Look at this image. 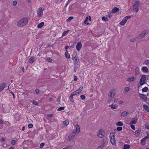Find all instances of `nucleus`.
I'll use <instances>...</instances> for the list:
<instances>
[{
  "label": "nucleus",
  "mask_w": 149,
  "mask_h": 149,
  "mask_svg": "<svg viewBox=\"0 0 149 149\" xmlns=\"http://www.w3.org/2000/svg\"><path fill=\"white\" fill-rule=\"evenodd\" d=\"M130 124V127L131 128L133 129V130H135V126L133 125V124Z\"/></svg>",
  "instance_id": "42"
},
{
  "label": "nucleus",
  "mask_w": 149,
  "mask_h": 149,
  "mask_svg": "<svg viewBox=\"0 0 149 149\" xmlns=\"http://www.w3.org/2000/svg\"><path fill=\"white\" fill-rule=\"evenodd\" d=\"M76 130L73 131V132L70 134L68 137V141H70L72 138H73L77 133H78L80 131V129L79 125H76L75 126Z\"/></svg>",
  "instance_id": "1"
},
{
  "label": "nucleus",
  "mask_w": 149,
  "mask_h": 149,
  "mask_svg": "<svg viewBox=\"0 0 149 149\" xmlns=\"http://www.w3.org/2000/svg\"><path fill=\"white\" fill-rule=\"evenodd\" d=\"M42 10L41 8H40L38 10L37 12L38 15L40 17H41L43 15Z\"/></svg>",
  "instance_id": "9"
},
{
  "label": "nucleus",
  "mask_w": 149,
  "mask_h": 149,
  "mask_svg": "<svg viewBox=\"0 0 149 149\" xmlns=\"http://www.w3.org/2000/svg\"><path fill=\"white\" fill-rule=\"evenodd\" d=\"M102 129H100L98 133L97 134V136L99 137L102 138Z\"/></svg>",
  "instance_id": "14"
},
{
  "label": "nucleus",
  "mask_w": 149,
  "mask_h": 149,
  "mask_svg": "<svg viewBox=\"0 0 149 149\" xmlns=\"http://www.w3.org/2000/svg\"><path fill=\"white\" fill-rule=\"evenodd\" d=\"M123 103V100H120L118 102V104H121Z\"/></svg>",
  "instance_id": "57"
},
{
  "label": "nucleus",
  "mask_w": 149,
  "mask_h": 149,
  "mask_svg": "<svg viewBox=\"0 0 149 149\" xmlns=\"http://www.w3.org/2000/svg\"><path fill=\"white\" fill-rule=\"evenodd\" d=\"M110 139L112 144L113 145L116 144V140L115 139L114 134L113 132L111 133L110 134Z\"/></svg>",
  "instance_id": "4"
},
{
  "label": "nucleus",
  "mask_w": 149,
  "mask_h": 149,
  "mask_svg": "<svg viewBox=\"0 0 149 149\" xmlns=\"http://www.w3.org/2000/svg\"><path fill=\"white\" fill-rule=\"evenodd\" d=\"M47 60L49 62H51L52 61V59L50 58H47Z\"/></svg>",
  "instance_id": "54"
},
{
  "label": "nucleus",
  "mask_w": 149,
  "mask_h": 149,
  "mask_svg": "<svg viewBox=\"0 0 149 149\" xmlns=\"http://www.w3.org/2000/svg\"><path fill=\"white\" fill-rule=\"evenodd\" d=\"M44 25V23L43 22H41L37 26V27L38 28H41Z\"/></svg>",
  "instance_id": "20"
},
{
  "label": "nucleus",
  "mask_w": 149,
  "mask_h": 149,
  "mask_svg": "<svg viewBox=\"0 0 149 149\" xmlns=\"http://www.w3.org/2000/svg\"><path fill=\"white\" fill-rule=\"evenodd\" d=\"M88 17H86V19L85 20H84V23L85 24H87V25H88V24H89V23H87V21L88 20Z\"/></svg>",
  "instance_id": "43"
},
{
  "label": "nucleus",
  "mask_w": 149,
  "mask_h": 149,
  "mask_svg": "<svg viewBox=\"0 0 149 149\" xmlns=\"http://www.w3.org/2000/svg\"><path fill=\"white\" fill-rule=\"evenodd\" d=\"M146 140L143 138L141 141V143L143 145H144L146 144Z\"/></svg>",
  "instance_id": "29"
},
{
  "label": "nucleus",
  "mask_w": 149,
  "mask_h": 149,
  "mask_svg": "<svg viewBox=\"0 0 149 149\" xmlns=\"http://www.w3.org/2000/svg\"><path fill=\"white\" fill-rule=\"evenodd\" d=\"M136 135V136H138L140 133V131L139 130H136L135 132Z\"/></svg>",
  "instance_id": "28"
},
{
  "label": "nucleus",
  "mask_w": 149,
  "mask_h": 149,
  "mask_svg": "<svg viewBox=\"0 0 149 149\" xmlns=\"http://www.w3.org/2000/svg\"><path fill=\"white\" fill-rule=\"evenodd\" d=\"M142 70L144 72L147 73L148 72V70L147 68L145 66H143L142 67Z\"/></svg>",
  "instance_id": "15"
},
{
  "label": "nucleus",
  "mask_w": 149,
  "mask_h": 149,
  "mask_svg": "<svg viewBox=\"0 0 149 149\" xmlns=\"http://www.w3.org/2000/svg\"><path fill=\"white\" fill-rule=\"evenodd\" d=\"M11 143L13 145H14L15 143V140H13L11 142Z\"/></svg>",
  "instance_id": "51"
},
{
  "label": "nucleus",
  "mask_w": 149,
  "mask_h": 149,
  "mask_svg": "<svg viewBox=\"0 0 149 149\" xmlns=\"http://www.w3.org/2000/svg\"><path fill=\"white\" fill-rule=\"evenodd\" d=\"M148 138H149V134H148L147 135L143 138L145 140H146L147 139H148Z\"/></svg>",
  "instance_id": "49"
},
{
  "label": "nucleus",
  "mask_w": 149,
  "mask_h": 149,
  "mask_svg": "<svg viewBox=\"0 0 149 149\" xmlns=\"http://www.w3.org/2000/svg\"><path fill=\"white\" fill-rule=\"evenodd\" d=\"M112 15L111 13H109L108 14V17L109 18H110L112 16Z\"/></svg>",
  "instance_id": "62"
},
{
  "label": "nucleus",
  "mask_w": 149,
  "mask_h": 149,
  "mask_svg": "<svg viewBox=\"0 0 149 149\" xmlns=\"http://www.w3.org/2000/svg\"><path fill=\"white\" fill-rule=\"evenodd\" d=\"M28 22V19L26 18H24L20 19L17 24L18 27H22L26 25Z\"/></svg>",
  "instance_id": "3"
},
{
  "label": "nucleus",
  "mask_w": 149,
  "mask_h": 149,
  "mask_svg": "<svg viewBox=\"0 0 149 149\" xmlns=\"http://www.w3.org/2000/svg\"><path fill=\"white\" fill-rule=\"evenodd\" d=\"M70 47H72V46H65V49L67 50Z\"/></svg>",
  "instance_id": "60"
},
{
  "label": "nucleus",
  "mask_w": 149,
  "mask_h": 149,
  "mask_svg": "<svg viewBox=\"0 0 149 149\" xmlns=\"http://www.w3.org/2000/svg\"><path fill=\"white\" fill-rule=\"evenodd\" d=\"M74 63V67L75 68H77L80 66L79 61V62H77Z\"/></svg>",
  "instance_id": "23"
},
{
  "label": "nucleus",
  "mask_w": 149,
  "mask_h": 149,
  "mask_svg": "<svg viewBox=\"0 0 149 149\" xmlns=\"http://www.w3.org/2000/svg\"><path fill=\"white\" fill-rule=\"evenodd\" d=\"M17 3V2L16 1H14L13 2V4L14 6H15L16 5Z\"/></svg>",
  "instance_id": "47"
},
{
  "label": "nucleus",
  "mask_w": 149,
  "mask_h": 149,
  "mask_svg": "<svg viewBox=\"0 0 149 149\" xmlns=\"http://www.w3.org/2000/svg\"><path fill=\"white\" fill-rule=\"evenodd\" d=\"M148 88L147 87H145L144 88H143L142 90V91L143 92H146L148 91Z\"/></svg>",
  "instance_id": "32"
},
{
  "label": "nucleus",
  "mask_w": 149,
  "mask_h": 149,
  "mask_svg": "<svg viewBox=\"0 0 149 149\" xmlns=\"http://www.w3.org/2000/svg\"><path fill=\"white\" fill-rule=\"evenodd\" d=\"M73 18V17H70L67 19V22H70Z\"/></svg>",
  "instance_id": "41"
},
{
  "label": "nucleus",
  "mask_w": 149,
  "mask_h": 149,
  "mask_svg": "<svg viewBox=\"0 0 149 149\" xmlns=\"http://www.w3.org/2000/svg\"><path fill=\"white\" fill-rule=\"evenodd\" d=\"M140 73L139 71V69L137 67L135 70V74L136 75H137L139 74Z\"/></svg>",
  "instance_id": "18"
},
{
  "label": "nucleus",
  "mask_w": 149,
  "mask_h": 149,
  "mask_svg": "<svg viewBox=\"0 0 149 149\" xmlns=\"http://www.w3.org/2000/svg\"><path fill=\"white\" fill-rule=\"evenodd\" d=\"M139 3V2L138 1H136L134 3L133 6V10L136 13L138 11Z\"/></svg>",
  "instance_id": "8"
},
{
  "label": "nucleus",
  "mask_w": 149,
  "mask_h": 149,
  "mask_svg": "<svg viewBox=\"0 0 149 149\" xmlns=\"http://www.w3.org/2000/svg\"><path fill=\"white\" fill-rule=\"evenodd\" d=\"M148 33V31L147 30L145 29L138 35V38L140 39L144 38L147 35Z\"/></svg>",
  "instance_id": "5"
},
{
  "label": "nucleus",
  "mask_w": 149,
  "mask_h": 149,
  "mask_svg": "<svg viewBox=\"0 0 149 149\" xmlns=\"http://www.w3.org/2000/svg\"><path fill=\"white\" fill-rule=\"evenodd\" d=\"M83 87L82 86H81L79 87V88L77 89V90L78 91V92L80 93V92H81L83 90Z\"/></svg>",
  "instance_id": "40"
},
{
  "label": "nucleus",
  "mask_w": 149,
  "mask_h": 149,
  "mask_svg": "<svg viewBox=\"0 0 149 149\" xmlns=\"http://www.w3.org/2000/svg\"><path fill=\"white\" fill-rule=\"evenodd\" d=\"M143 107L144 109L146 110V111H149V107L148 105L144 104L143 106Z\"/></svg>",
  "instance_id": "24"
},
{
  "label": "nucleus",
  "mask_w": 149,
  "mask_h": 149,
  "mask_svg": "<svg viewBox=\"0 0 149 149\" xmlns=\"http://www.w3.org/2000/svg\"><path fill=\"white\" fill-rule=\"evenodd\" d=\"M139 96L140 97L143 99H144L146 97V95L142 94H140Z\"/></svg>",
  "instance_id": "38"
},
{
  "label": "nucleus",
  "mask_w": 149,
  "mask_h": 149,
  "mask_svg": "<svg viewBox=\"0 0 149 149\" xmlns=\"http://www.w3.org/2000/svg\"><path fill=\"white\" fill-rule=\"evenodd\" d=\"M128 114V112L126 111L123 112L121 114V117H123L126 116Z\"/></svg>",
  "instance_id": "13"
},
{
  "label": "nucleus",
  "mask_w": 149,
  "mask_h": 149,
  "mask_svg": "<svg viewBox=\"0 0 149 149\" xmlns=\"http://www.w3.org/2000/svg\"><path fill=\"white\" fill-rule=\"evenodd\" d=\"M136 40V39L135 38H132L131 39V42H133Z\"/></svg>",
  "instance_id": "55"
},
{
  "label": "nucleus",
  "mask_w": 149,
  "mask_h": 149,
  "mask_svg": "<svg viewBox=\"0 0 149 149\" xmlns=\"http://www.w3.org/2000/svg\"><path fill=\"white\" fill-rule=\"evenodd\" d=\"M130 90V88L129 87H126L125 88V90L126 92H128V91H129Z\"/></svg>",
  "instance_id": "46"
},
{
  "label": "nucleus",
  "mask_w": 149,
  "mask_h": 149,
  "mask_svg": "<svg viewBox=\"0 0 149 149\" xmlns=\"http://www.w3.org/2000/svg\"><path fill=\"white\" fill-rule=\"evenodd\" d=\"M73 96L72 95H71V94L70 95V101L72 102H74V100L73 98Z\"/></svg>",
  "instance_id": "34"
},
{
  "label": "nucleus",
  "mask_w": 149,
  "mask_h": 149,
  "mask_svg": "<svg viewBox=\"0 0 149 149\" xmlns=\"http://www.w3.org/2000/svg\"><path fill=\"white\" fill-rule=\"evenodd\" d=\"M116 125L118 126H122L123 125V123L121 122H118L116 123Z\"/></svg>",
  "instance_id": "37"
},
{
  "label": "nucleus",
  "mask_w": 149,
  "mask_h": 149,
  "mask_svg": "<svg viewBox=\"0 0 149 149\" xmlns=\"http://www.w3.org/2000/svg\"><path fill=\"white\" fill-rule=\"evenodd\" d=\"M80 97H81V99L84 100V99H85V98L86 97L84 95H81L80 96Z\"/></svg>",
  "instance_id": "50"
},
{
  "label": "nucleus",
  "mask_w": 149,
  "mask_h": 149,
  "mask_svg": "<svg viewBox=\"0 0 149 149\" xmlns=\"http://www.w3.org/2000/svg\"><path fill=\"white\" fill-rule=\"evenodd\" d=\"M34 57L30 58L29 60V62L30 63H33L34 61Z\"/></svg>",
  "instance_id": "21"
},
{
  "label": "nucleus",
  "mask_w": 149,
  "mask_h": 149,
  "mask_svg": "<svg viewBox=\"0 0 149 149\" xmlns=\"http://www.w3.org/2000/svg\"><path fill=\"white\" fill-rule=\"evenodd\" d=\"M108 20V19L107 17H106L105 16L103 17V21H107Z\"/></svg>",
  "instance_id": "44"
},
{
  "label": "nucleus",
  "mask_w": 149,
  "mask_h": 149,
  "mask_svg": "<svg viewBox=\"0 0 149 149\" xmlns=\"http://www.w3.org/2000/svg\"><path fill=\"white\" fill-rule=\"evenodd\" d=\"M47 116L49 118H51L52 117L53 115L52 114H49Z\"/></svg>",
  "instance_id": "63"
},
{
  "label": "nucleus",
  "mask_w": 149,
  "mask_h": 149,
  "mask_svg": "<svg viewBox=\"0 0 149 149\" xmlns=\"http://www.w3.org/2000/svg\"><path fill=\"white\" fill-rule=\"evenodd\" d=\"M117 130L118 131H121L122 130V128L120 127H118L117 128Z\"/></svg>",
  "instance_id": "48"
},
{
  "label": "nucleus",
  "mask_w": 149,
  "mask_h": 149,
  "mask_svg": "<svg viewBox=\"0 0 149 149\" xmlns=\"http://www.w3.org/2000/svg\"><path fill=\"white\" fill-rule=\"evenodd\" d=\"M138 118L137 117H135L132 119L131 121L130 122V124H135L136 123Z\"/></svg>",
  "instance_id": "10"
},
{
  "label": "nucleus",
  "mask_w": 149,
  "mask_h": 149,
  "mask_svg": "<svg viewBox=\"0 0 149 149\" xmlns=\"http://www.w3.org/2000/svg\"><path fill=\"white\" fill-rule=\"evenodd\" d=\"M65 107H61L59 108L57 110V111H59L63 110Z\"/></svg>",
  "instance_id": "36"
},
{
  "label": "nucleus",
  "mask_w": 149,
  "mask_h": 149,
  "mask_svg": "<svg viewBox=\"0 0 149 149\" xmlns=\"http://www.w3.org/2000/svg\"><path fill=\"white\" fill-rule=\"evenodd\" d=\"M10 91V93H11V94L13 95V99H14L15 98V96L14 93L12 91Z\"/></svg>",
  "instance_id": "53"
},
{
  "label": "nucleus",
  "mask_w": 149,
  "mask_h": 149,
  "mask_svg": "<svg viewBox=\"0 0 149 149\" xmlns=\"http://www.w3.org/2000/svg\"><path fill=\"white\" fill-rule=\"evenodd\" d=\"M79 93L78 92V91H75L73 92L71 94V95H73V96L74 95H76L77 94H78Z\"/></svg>",
  "instance_id": "31"
},
{
  "label": "nucleus",
  "mask_w": 149,
  "mask_h": 149,
  "mask_svg": "<svg viewBox=\"0 0 149 149\" xmlns=\"http://www.w3.org/2000/svg\"><path fill=\"white\" fill-rule=\"evenodd\" d=\"M146 80V76L145 75H143L141 77L139 81V84L141 86L144 84Z\"/></svg>",
  "instance_id": "7"
},
{
  "label": "nucleus",
  "mask_w": 149,
  "mask_h": 149,
  "mask_svg": "<svg viewBox=\"0 0 149 149\" xmlns=\"http://www.w3.org/2000/svg\"><path fill=\"white\" fill-rule=\"evenodd\" d=\"M119 10V9L118 8L116 7L114 8L112 10V13H115L116 12L118 11Z\"/></svg>",
  "instance_id": "22"
},
{
  "label": "nucleus",
  "mask_w": 149,
  "mask_h": 149,
  "mask_svg": "<svg viewBox=\"0 0 149 149\" xmlns=\"http://www.w3.org/2000/svg\"><path fill=\"white\" fill-rule=\"evenodd\" d=\"M45 145V143H41L40 146V148H42Z\"/></svg>",
  "instance_id": "45"
},
{
  "label": "nucleus",
  "mask_w": 149,
  "mask_h": 149,
  "mask_svg": "<svg viewBox=\"0 0 149 149\" xmlns=\"http://www.w3.org/2000/svg\"><path fill=\"white\" fill-rule=\"evenodd\" d=\"M73 147V145L68 146H67L65 148H63V149H71Z\"/></svg>",
  "instance_id": "26"
},
{
  "label": "nucleus",
  "mask_w": 149,
  "mask_h": 149,
  "mask_svg": "<svg viewBox=\"0 0 149 149\" xmlns=\"http://www.w3.org/2000/svg\"><path fill=\"white\" fill-rule=\"evenodd\" d=\"M109 106L111 107V108L112 109H117L118 107V106L116 104H112Z\"/></svg>",
  "instance_id": "16"
},
{
  "label": "nucleus",
  "mask_w": 149,
  "mask_h": 149,
  "mask_svg": "<svg viewBox=\"0 0 149 149\" xmlns=\"http://www.w3.org/2000/svg\"><path fill=\"white\" fill-rule=\"evenodd\" d=\"M35 92L36 94H38L39 93V90L38 89H36L35 90Z\"/></svg>",
  "instance_id": "59"
},
{
  "label": "nucleus",
  "mask_w": 149,
  "mask_h": 149,
  "mask_svg": "<svg viewBox=\"0 0 149 149\" xmlns=\"http://www.w3.org/2000/svg\"><path fill=\"white\" fill-rule=\"evenodd\" d=\"M33 104H34L36 105H38V103L37 102H36V101H34V102H33Z\"/></svg>",
  "instance_id": "56"
},
{
  "label": "nucleus",
  "mask_w": 149,
  "mask_h": 149,
  "mask_svg": "<svg viewBox=\"0 0 149 149\" xmlns=\"http://www.w3.org/2000/svg\"><path fill=\"white\" fill-rule=\"evenodd\" d=\"M74 81H76L77 80V78L76 76H74Z\"/></svg>",
  "instance_id": "61"
},
{
  "label": "nucleus",
  "mask_w": 149,
  "mask_h": 149,
  "mask_svg": "<svg viewBox=\"0 0 149 149\" xmlns=\"http://www.w3.org/2000/svg\"><path fill=\"white\" fill-rule=\"evenodd\" d=\"M136 79V78L134 77L131 76L127 79V81L129 82H132L135 81Z\"/></svg>",
  "instance_id": "11"
},
{
  "label": "nucleus",
  "mask_w": 149,
  "mask_h": 149,
  "mask_svg": "<svg viewBox=\"0 0 149 149\" xmlns=\"http://www.w3.org/2000/svg\"><path fill=\"white\" fill-rule=\"evenodd\" d=\"M20 69L21 70H22L23 72H24V68L23 67H21L20 68Z\"/></svg>",
  "instance_id": "64"
},
{
  "label": "nucleus",
  "mask_w": 149,
  "mask_h": 149,
  "mask_svg": "<svg viewBox=\"0 0 149 149\" xmlns=\"http://www.w3.org/2000/svg\"><path fill=\"white\" fill-rule=\"evenodd\" d=\"M17 116L19 118L20 116L18 114H16L15 115V117H16Z\"/></svg>",
  "instance_id": "58"
},
{
  "label": "nucleus",
  "mask_w": 149,
  "mask_h": 149,
  "mask_svg": "<svg viewBox=\"0 0 149 149\" xmlns=\"http://www.w3.org/2000/svg\"><path fill=\"white\" fill-rule=\"evenodd\" d=\"M131 16L130 15H128L126 16H125L123 19L120 22L119 24L122 26H124L127 20L129 19L130 18Z\"/></svg>",
  "instance_id": "6"
},
{
  "label": "nucleus",
  "mask_w": 149,
  "mask_h": 149,
  "mask_svg": "<svg viewBox=\"0 0 149 149\" xmlns=\"http://www.w3.org/2000/svg\"><path fill=\"white\" fill-rule=\"evenodd\" d=\"M72 59L78 57L77 55V53L76 51H74L73 52L72 55Z\"/></svg>",
  "instance_id": "19"
},
{
  "label": "nucleus",
  "mask_w": 149,
  "mask_h": 149,
  "mask_svg": "<svg viewBox=\"0 0 149 149\" xmlns=\"http://www.w3.org/2000/svg\"><path fill=\"white\" fill-rule=\"evenodd\" d=\"M72 60L73 61L74 63H75L77 62H79V59L78 58V57H77L75 58H73Z\"/></svg>",
  "instance_id": "30"
},
{
  "label": "nucleus",
  "mask_w": 149,
  "mask_h": 149,
  "mask_svg": "<svg viewBox=\"0 0 149 149\" xmlns=\"http://www.w3.org/2000/svg\"><path fill=\"white\" fill-rule=\"evenodd\" d=\"M82 47V44L80 42H78L76 45V49L78 51L80 50Z\"/></svg>",
  "instance_id": "12"
},
{
  "label": "nucleus",
  "mask_w": 149,
  "mask_h": 149,
  "mask_svg": "<svg viewBox=\"0 0 149 149\" xmlns=\"http://www.w3.org/2000/svg\"><path fill=\"white\" fill-rule=\"evenodd\" d=\"M63 123L65 125H67L69 124V121L68 120H66L63 121Z\"/></svg>",
  "instance_id": "39"
},
{
  "label": "nucleus",
  "mask_w": 149,
  "mask_h": 149,
  "mask_svg": "<svg viewBox=\"0 0 149 149\" xmlns=\"http://www.w3.org/2000/svg\"><path fill=\"white\" fill-rule=\"evenodd\" d=\"M33 126V125L32 124H30L28 125V127L29 128H31Z\"/></svg>",
  "instance_id": "52"
},
{
  "label": "nucleus",
  "mask_w": 149,
  "mask_h": 149,
  "mask_svg": "<svg viewBox=\"0 0 149 149\" xmlns=\"http://www.w3.org/2000/svg\"><path fill=\"white\" fill-rule=\"evenodd\" d=\"M116 93V90L115 89H112L109 91L108 95L109 98L107 101L108 102L110 103L112 101Z\"/></svg>",
  "instance_id": "2"
},
{
  "label": "nucleus",
  "mask_w": 149,
  "mask_h": 149,
  "mask_svg": "<svg viewBox=\"0 0 149 149\" xmlns=\"http://www.w3.org/2000/svg\"><path fill=\"white\" fill-rule=\"evenodd\" d=\"M143 64L148 65H149V60H146L144 62Z\"/></svg>",
  "instance_id": "35"
},
{
  "label": "nucleus",
  "mask_w": 149,
  "mask_h": 149,
  "mask_svg": "<svg viewBox=\"0 0 149 149\" xmlns=\"http://www.w3.org/2000/svg\"><path fill=\"white\" fill-rule=\"evenodd\" d=\"M130 147V145L128 144H125L123 148V149H128Z\"/></svg>",
  "instance_id": "25"
},
{
  "label": "nucleus",
  "mask_w": 149,
  "mask_h": 149,
  "mask_svg": "<svg viewBox=\"0 0 149 149\" xmlns=\"http://www.w3.org/2000/svg\"><path fill=\"white\" fill-rule=\"evenodd\" d=\"M69 31V30L64 31L62 33V36H65L68 33Z\"/></svg>",
  "instance_id": "33"
},
{
  "label": "nucleus",
  "mask_w": 149,
  "mask_h": 149,
  "mask_svg": "<svg viewBox=\"0 0 149 149\" xmlns=\"http://www.w3.org/2000/svg\"><path fill=\"white\" fill-rule=\"evenodd\" d=\"M65 57L67 58H70V54L67 52L65 53Z\"/></svg>",
  "instance_id": "27"
},
{
  "label": "nucleus",
  "mask_w": 149,
  "mask_h": 149,
  "mask_svg": "<svg viewBox=\"0 0 149 149\" xmlns=\"http://www.w3.org/2000/svg\"><path fill=\"white\" fill-rule=\"evenodd\" d=\"M5 83H3L0 86V92L2 91L5 87Z\"/></svg>",
  "instance_id": "17"
}]
</instances>
